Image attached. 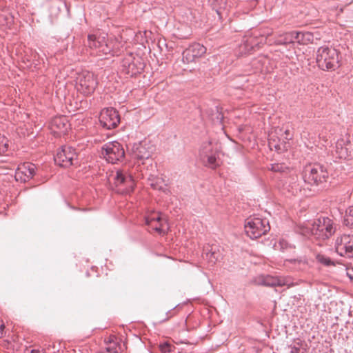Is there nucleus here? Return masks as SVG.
<instances>
[{
	"label": "nucleus",
	"mask_w": 353,
	"mask_h": 353,
	"mask_svg": "<svg viewBox=\"0 0 353 353\" xmlns=\"http://www.w3.org/2000/svg\"><path fill=\"white\" fill-rule=\"evenodd\" d=\"M307 228L310 235L320 240L329 239L336 231L333 221L328 217H321L310 223Z\"/></svg>",
	"instance_id": "1"
},
{
	"label": "nucleus",
	"mask_w": 353,
	"mask_h": 353,
	"mask_svg": "<svg viewBox=\"0 0 353 353\" xmlns=\"http://www.w3.org/2000/svg\"><path fill=\"white\" fill-rule=\"evenodd\" d=\"M316 61L321 69L334 70L339 67L338 52L334 48L321 46L316 51Z\"/></svg>",
	"instance_id": "2"
},
{
	"label": "nucleus",
	"mask_w": 353,
	"mask_h": 353,
	"mask_svg": "<svg viewBox=\"0 0 353 353\" xmlns=\"http://www.w3.org/2000/svg\"><path fill=\"white\" fill-rule=\"evenodd\" d=\"M244 229L250 239H255L265 234L270 230V226L267 219L250 216L245 221Z\"/></svg>",
	"instance_id": "3"
},
{
	"label": "nucleus",
	"mask_w": 353,
	"mask_h": 353,
	"mask_svg": "<svg viewBox=\"0 0 353 353\" xmlns=\"http://www.w3.org/2000/svg\"><path fill=\"white\" fill-rule=\"evenodd\" d=\"M302 175L305 185H318L326 181L328 172L323 165L313 163L304 167Z\"/></svg>",
	"instance_id": "4"
},
{
	"label": "nucleus",
	"mask_w": 353,
	"mask_h": 353,
	"mask_svg": "<svg viewBox=\"0 0 353 353\" xmlns=\"http://www.w3.org/2000/svg\"><path fill=\"white\" fill-rule=\"evenodd\" d=\"M115 191L121 194H130L133 192L135 182L128 170H117L112 174Z\"/></svg>",
	"instance_id": "5"
},
{
	"label": "nucleus",
	"mask_w": 353,
	"mask_h": 353,
	"mask_svg": "<svg viewBox=\"0 0 353 353\" xmlns=\"http://www.w3.org/2000/svg\"><path fill=\"white\" fill-rule=\"evenodd\" d=\"M102 154L111 163L121 161L125 156L124 149L117 141L108 142L102 147Z\"/></svg>",
	"instance_id": "6"
},
{
	"label": "nucleus",
	"mask_w": 353,
	"mask_h": 353,
	"mask_svg": "<svg viewBox=\"0 0 353 353\" xmlns=\"http://www.w3.org/2000/svg\"><path fill=\"white\" fill-rule=\"evenodd\" d=\"M77 157L75 149L71 146L63 145L54 156V161L61 167L68 168L78 163Z\"/></svg>",
	"instance_id": "7"
},
{
	"label": "nucleus",
	"mask_w": 353,
	"mask_h": 353,
	"mask_svg": "<svg viewBox=\"0 0 353 353\" xmlns=\"http://www.w3.org/2000/svg\"><path fill=\"white\" fill-rule=\"evenodd\" d=\"M97 85L93 73L85 71L79 74L77 78V90L85 95L92 94Z\"/></svg>",
	"instance_id": "8"
},
{
	"label": "nucleus",
	"mask_w": 353,
	"mask_h": 353,
	"mask_svg": "<svg viewBox=\"0 0 353 353\" xmlns=\"http://www.w3.org/2000/svg\"><path fill=\"white\" fill-rule=\"evenodd\" d=\"M334 248L341 256L353 257V234H343L335 240Z\"/></svg>",
	"instance_id": "9"
},
{
	"label": "nucleus",
	"mask_w": 353,
	"mask_h": 353,
	"mask_svg": "<svg viewBox=\"0 0 353 353\" xmlns=\"http://www.w3.org/2000/svg\"><path fill=\"white\" fill-rule=\"evenodd\" d=\"M200 156L205 166L216 168L220 165L219 154L212 148L210 141L204 142L200 150Z\"/></svg>",
	"instance_id": "10"
},
{
	"label": "nucleus",
	"mask_w": 353,
	"mask_h": 353,
	"mask_svg": "<svg viewBox=\"0 0 353 353\" xmlns=\"http://www.w3.org/2000/svg\"><path fill=\"white\" fill-rule=\"evenodd\" d=\"M101 125L108 130L114 128L120 122L118 112L113 108H108L101 110L99 115Z\"/></svg>",
	"instance_id": "11"
},
{
	"label": "nucleus",
	"mask_w": 353,
	"mask_h": 353,
	"mask_svg": "<svg viewBox=\"0 0 353 353\" xmlns=\"http://www.w3.org/2000/svg\"><path fill=\"white\" fill-rule=\"evenodd\" d=\"M281 184L283 191H286L292 195H296L302 192L303 185L299 180L298 176L293 171L284 179L281 180Z\"/></svg>",
	"instance_id": "12"
},
{
	"label": "nucleus",
	"mask_w": 353,
	"mask_h": 353,
	"mask_svg": "<svg viewBox=\"0 0 353 353\" xmlns=\"http://www.w3.org/2000/svg\"><path fill=\"white\" fill-rule=\"evenodd\" d=\"M105 36L90 34L88 36V46L90 48L95 50L97 53L110 54L112 47L105 43Z\"/></svg>",
	"instance_id": "13"
},
{
	"label": "nucleus",
	"mask_w": 353,
	"mask_h": 353,
	"mask_svg": "<svg viewBox=\"0 0 353 353\" xmlns=\"http://www.w3.org/2000/svg\"><path fill=\"white\" fill-rule=\"evenodd\" d=\"M37 167L29 162L20 164L15 172V179L21 183H26L31 179L36 174Z\"/></svg>",
	"instance_id": "14"
},
{
	"label": "nucleus",
	"mask_w": 353,
	"mask_h": 353,
	"mask_svg": "<svg viewBox=\"0 0 353 353\" xmlns=\"http://www.w3.org/2000/svg\"><path fill=\"white\" fill-rule=\"evenodd\" d=\"M258 283L270 287L286 286L287 288L294 285L293 282L288 278L272 276L270 275L261 276L259 279Z\"/></svg>",
	"instance_id": "15"
},
{
	"label": "nucleus",
	"mask_w": 353,
	"mask_h": 353,
	"mask_svg": "<svg viewBox=\"0 0 353 353\" xmlns=\"http://www.w3.org/2000/svg\"><path fill=\"white\" fill-rule=\"evenodd\" d=\"M205 52L206 48L204 46L194 43L183 51V61L186 63L192 62L196 58L202 57Z\"/></svg>",
	"instance_id": "16"
},
{
	"label": "nucleus",
	"mask_w": 353,
	"mask_h": 353,
	"mask_svg": "<svg viewBox=\"0 0 353 353\" xmlns=\"http://www.w3.org/2000/svg\"><path fill=\"white\" fill-rule=\"evenodd\" d=\"M203 257L212 265L215 264L222 258V253L217 245H208L204 247Z\"/></svg>",
	"instance_id": "17"
},
{
	"label": "nucleus",
	"mask_w": 353,
	"mask_h": 353,
	"mask_svg": "<svg viewBox=\"0 0 353 353\" xmlns=\"http://www.w3.org/2000/svg\"><path fill=\"white\" fill-rule=\"evenodd\" d=\"M132 153L134 158L139 160H144L151 157L152 149L148 147L146 143L139 142L133 145Z\"/></svg>",
	"instance_id": "18"
},
{
	"label": "nucleus",
	"mask_w": 353,
	"mask_h": 353,
	"mask_svg": "<svg viewBox=\"0 0 353 353\" xmlns=\"http://www.w3.org/2000/svg\"><path fill=\"white\" fill-rule=\"evenodd\" d=\"M211 7L216 12L219 19L227 17L229 7L227 0H212Z\"/></svg>",
	"instance_id": "19"
},
{
	"label": "nucleus",
	"mask_w": 353,
	"mask_h": 353,
	"mask_svg": "<svg viewBox=\"0 0 353 353\" xmlns=\"http://www.w3.org/2000/svg\"><path fill=\"white\" fill-rule=\"evenodd\" d=\"M274 172L281 173L283 179L288 176L293 170H290L284 163H275L270 165V168Z\"/></svg>",
	"instance_id": "20"
},
{
	"label": "nucleus",
	"mask_w": 353,
	"mask_h": 353,
	"mask_svg": "<svg viewBox=\"0 0 353 353\" xmlns=\"http://www.w3.org/2000/svg\"><path fill=\"white\" fill-rule=\"evenodd\" d=\"M105 43H107L108 46L110 44V46L112 47V49H110V53H112L113 54H117L119 52V48L121 46V42L118 39L116 38L110 39L106 38Z\"/></svg>",
	"instance_id": "21"
},
{
	"label": "nucleus",
	"mask_w": 353,
	"mask_h": 353,
	"mask_svg": "<svg viewBox=\"0 0 353 353\" xmlns=\"http://www.w3.org/2000/svg\"><path fill=\"white\" fill-rule=\"evenodd\" d=\"M316 260L317 261L318 263H321L324 266L329 267L334 265V262L330 257L321 253H319L316 255Z\"/></svg>",
	"instance_id": "22"
},
{
	"label": "nucleus",
	"mask_w": 353,
	"mask_h": 353,
	"mask_svg": "<svg viewBox=\"0 0 353 353\" xmlns=\"http://www.w3.org/2000/svg\"><path fill=\"white\" fill-rule=\"evenodd\" d=\"M165 221V219L161 216L159 213H152L145 217V224L152 225L154 222Z\"/></svg>",
	"instance_id": "23"
},
{
	"label": "nucleus",
	"mask_w": 353,
	"mask_h": 353,
	"mask_svg": "<svg viewBox=\"0 0 353 353\" xmlns=\"http://www.w3.org/2000/svg\"><path fill=\"white\" fill-rule=\"evenodd\" d=\"M294 43L292 32H286L284 35L277 41V44L287 45Z\"/></svg>",
	"instance_id": "24"
},
{
	"label": "nucleus",
	"mask_w": 353,
	"mask_h": 353,
	"mask_svg": "<svg viewBox=\"0 0 353 353\" xmlns=\"http://www.w3.org/2000/svg\"><path fill=\"white\" fill-rule=\"evenodd\" d=\"M8 139L1 134H0V155L5 154L8 150Z\"/></svg>",
	"instance_id": "25"
},
{
	"label": "nucleus",
	"mask_w": 353,
	"mask_h": 353,
	"mask_svg": "<svg viewBox=\"0 0 353 353\" xmlns=\"http://www.w3.org/2000/svg\"><path fill=\"white\" fill-rule=\"evenodd\" d=\"M344 221L347 226L353 227V206L348 208L346 210Z\"/></svg>",
	"instance_id": "26"
},
{
	"label": "nucleus",
	"mask_w": 353,
	"mask_h": 353,
	"mask_svg": "<svg viewBox=\"0 0 353 353\" xmlns=\"http://www.w3.org/2000/svg\"><path fill=\"white\" fill-rule=\"evenodd\" d=\"M52 125H56L59 129L62 130L65 128L66 125V118L65 117H57L54 118L52 121Z\"/></svg>",
	"instance_id": "27"
},
{
	"label": "nucleus",
	"mask_w": 353,
	"mask_h": 353,
	"mask_svg": "<svg viewBox=\"0 0 353 353\" xmlns=\"http://www.w3.org/2000/svg\"><path fill=\"white\" fill-rule=\"evenodd\" d=\"M293 35V41L294 42H297L299 43H303L305 40L304 37L305 36V34L301 32H292Z\"/></svg>",
	"instance_id": "28"
},
{
	"label": "nucleus",
	"mask_w": 353,
	"mask_h": 353,
	"mask_svg": "<svg viewBox=\"0 0 353 353\" xmlns=\"http://www.w3.org/2000/svg\"><path fill=\"white\" fill-rule=\"evenodd\" d=\"M167 222V221L165 220V221H161V222H154L155 224L153 225H149V226L151 228L152 230H154L157 232H158L159 233H161L163 231V225L164 223H165Z\"/></svg>",
	"instance_id": "29"
},
{
	"label": "nucleus",
	"mask_w": 353,
	"mask_h": 353,
	"mask_svg": "<svg viewBox=\"0 0 353 353\" xmlns=\"http://www.w3.org/2000/svg\"><path fill=\"white\" fill-rule=\"evenodd\" d=\"M215 114H214V117L212 118V120L215 122L221 123L223 119V113L219 110L218 107H215Z\"/></svg>",
	"instance_id": "30"
},
{
	"label": "nucleus",
	"mask_w": 353,
	"mask_h": 353,
	"mask_svg": "<svg viewBox=\"0 0 353 353\" xmlns=\"http://www.w3.org/2000/svg\"><path fill=\"white\" fill-rule=\"evenodd\" d=\"M159 350L162 353H168L172 350V345L168 342H164L159 344Z\"/></svg>",
	"instance_id": "31"
},
{
	"label": "nucleus",
	"mask_w": 353,
	"mask_h": 353,
	"mask_svg": "<svg viewBox=\"0 0 353 353\" xmlns=\"http://www.w3.org/2000/svg\"><path fill=\"white\" fill-rule=\"evenodd\" d=\"M127 65H128L127 73H128V74L131 73V75H133L134 74H135L136 72L133 71L134 67V63H131L128 60H125L123 62V66L126 67Z\"/></svg>",
	"instance_id": "32"
},
{
	"label": "nucleus",
	"mask_w": 353,
	"mask_h": 353,
	"mask_svg": "<svg viewBox=\"0 0 353 353\" xmlns=\"http://www.w3.org/2000/svg\"><path fill=\"white\" fill-rule=\"evenodd\" d=\"M290 263H294L295 264L298 263L299 265H305L306 261L305 259H290L288 260Z\"/></svg>",
	"instance_id": "33"
},
{
	"label": "nucleus",
	"mask_w": 353,
	"mask_h": 353,
	"mask_svg": "<svg viewBox=\"0 0 353 353\" xmlns=\"http://www.w3.org/2000/svg\"><path fill=\"white\" fill-rule=\"evenodd\" d=\"M340 158H346L348 154L347 152V148H343L341 147V150L339 152Z\"/></svg>",
	"instance_id": "34"
},
{
	"label": "nucleus",
	"mask_w": 353,
	"mask_h": 353,
	"mask_svg": "<svg viewBox=\"0 0 353 353\" xmlns=\"http://www.w3.org/2000/svg\"><path fill=\"white\" fill-rule=\"evenodd\" d=\"M291 353H303V351H302L299 347H297L296 345H294L291 347Z\"/></svg>",
	"instance_id": "35"
},
{
	"label": "nucleus",
	"mask_w": 353,
	"mask_h": 353,
	"mask_svg": "<svg viewBox=\"0 0 353 353\" xmlns=\"http://www.w3.org/2000/svg\"><path fill=\"white\" fill-rule=\"evenodd\" d=\"M269 145H270V147L271 148L274 147L276 150H281V147L279 144H276V143H269Z\"/></svg>",
	"instance_id": "36"
},
{
	"label": "nucleus",
	"mask_w": 353,
	"mask_h": 353,
	"mask_svg": "<svg viewBox=\"0 0 353 353\" xmlns=\"http://www.w3.org/2000/svg\"><path fill=\"white\" fill-rule=\"evenodd\" d=\"M117 350V347L114 345L113 346H109L106 347V353H112L114 350Z\"/></svg>",
	"instance_id": "37"
},
{
	"label": "nucleus",
	"mask_w": 353,
	"mask_h": 353,
	"mask_svg": "<svg viewBox=\"0 0 353 353\" xmlns=\"http://www.w3.org/2000/svg\"><path fill=\"white\" fill-rule=\"evenodd\" d=\"M245 45L246 46V48H247V50H249L250 49H252L253 48V44H250V41L248 39H247L245 41Z\"/></svg>",
	"instance_id": "38"
},
{
	"label": "nucleus",
	"mask_w": 353,
	"mask_h": 353,
	"mask_svg": "<svg viewBox=\"0 0 353 353\" xmlns=\"http://www.w3.org/2000/svg\"><path fill=\"white\" fill-rule=\"evenodd\" d=\"M151 185V187H152L154 189H158V190H160L161 189V187L158 184V181H157L156 183H150V184Z\"/></svg>",
	"instance_id": "39"
},
{
	"label": "nucleus",
	"mask_w": 353,
	"mask_h": 353,
	"mask_svg": "<svg viewBox=\"0 0 353 353\" xmlns=\"http://www.w3.org/2000/svg\"><path fill=\"white\" fill-rule=\"evenodd\" d=\"M28 353H39V351L38 350H32Z\"/></svg>",
	"instance_id": "40"
},
{
	"label": "nucleus",
	"mask_w": 353,
	"mask_h": 353,
	"mask_svg": "<svg viewBox=\"0 0 353 353\" xmlns=\"http://www.w3.org/2000/svg\"><path fill=\"white\" fill-rule=\"evenodd\" d=\"M280 243L281 245V248H283L284 241H281Z\"/></svg>",
	"instance_id": "41"
},
{
	"label": "nucleus",
	"mask_w": 353,
	"mask_h": 353,
	"mask_svg": "<svg viewBox=\"0 0 353 353\" xmlns=\"http://www.w3.org/2000/svg\"><path fill=\"white\" fill-rule=\"evenodd\" d=\"M339 145H341V143H337L336 148L339 149Z\"/></svg>",
	"instance_id": "42"
},
{
	"label": "nucleus",
	"mask_w": 353,
	"mask_h": 353,
	"mask_svg": "<svg viewBox=\"0 0 353 353\" xmlns=\"http://www.w3.org/2000/svg\"><path fill=\"white\" fill-rule=\"evenodd\" d=\"M0 328H1V329H3V328H4V325H3V324H2V325H1Z\"/></svg>",
	"instance_id": "43"
}]
</instances>
